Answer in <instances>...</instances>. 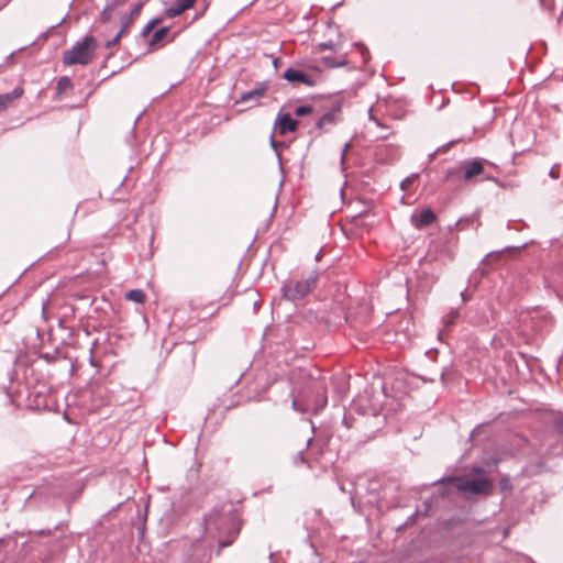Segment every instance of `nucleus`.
Returning <instances> with one entry per match:
<instances>
[{
	"mask_svg": "<svg viewBox=\"0 0 563 563\" xmlns=\"http://www.w3.org/2000/svg\"><path fill=\"white\" fill-rule=\"evenodd\" d=\"M205 528L218 538L219 551L230 545L240 532L236 516L231 506L214 507L203 517Z\"/></svg>",
	"mask_w": 563,
	"mask_h": 563,
	"instance_id": "obj_1",
	"label": "nucleus"
},
{
	"mask_svg": "<svg viewBox=\"0 0 563 563\" xmlns=\"http://www.w3.org/2000/svg\"><path fill=\"white\" fill-rule=\"evenodd\" d=\"M96 52V38L92 35L85 36L81 41L76 42L70 49L63 54L64 65H88Z\"/></svg>",
	"mask_w": 563,
	"mask_h": 563,
	"instance_id": "obj_2",
	"label": "nucleus"
},
{
	"mask_svg": "<svg viewBox=\"0 0 563 563\" xmlns=\"http://www.w3.org/2000/svg\"><path fill=\"white\" fill-rule=\"evenodd\" d=\"M319 276V272L313 269L301 280L284 283L282 286L283 297L291 301L305 298L312 289L316 288Z\"/></svg>",
	"mask_w": 563,
	"mask_h": 563,
	"instance_id": "obj_3",
	"label": "nucleus"
},
{
	"mask_svg": "<svg viewBox=\"0 0 563 563\" xmlns=\"http://www.w3.org/2000/svg\"><path fill=\"white\" fill-rule=\"evenodd\" d=\"M435 483H452L465 495H488L493 489L492 482L486 477L463 479L457 476L443 477Z\"/></svg>",
	"mask_w": 563,
	"mask_h": 563,
	"instance_id": "obj_4",
	"label": "nucleus"
},
{
	"mask_svg": "<svg viewBox=\"0 0 563 563\" xmlns=\"http://www.w3.org/2000/svg\"><path fill=\"white\" fill-rule=\"evenodd\" d=\"M484 161L482 158L466 159L460 166L451 167L445 170L444 178L471 180L475 176L483 174Z\"/></svg>",
	"mask_w": 563,
	"mask_h": 563,
	"instance_id": "obj_5",
	"label": "nucleus"
},
{
	"mask_svg": "<svg viewBox=\"0 0 563 563\" xmlns=\"http://www.w3.org/2000/svg\"><path fill=\"white\" fill-rule=\"evenodd\" d=\"M283 78L294 86L305 85L313 87L316 85V78L298 68L288 67L283 73Z\"/></svg>",
	"mask_w": 563,
	"mask_h": 563,
	"instance_id": "obj_6",
	"label": "nucleus"
},
{
	"mask_svg": "<svg viewBox=\"0 0 563 563\" xmlns=\"http://www.w3.org/2000/svg\"><path fill=\"white\" fill-rule=\"evenodd\" d=\"M268 89V81L263 80L255 84V87L249 91L241 93L235 103H243L252 101V107L260 104V99L263 98Z\"/></svg>",
	"mask_w": 563,
	"mask_h": 563,
	"instance_id": "obj_7",
	"label": "nucleus"
},
{
	"mask_svg": "<svg viewBox=\"0 0 563 563\" xmlns=\"http://www.w3.org/2000/svg\"><path fill=\"white\" fill-rule=\"evenodd\" d=\"M437 219L435 213L431 208H424L419 213H413L410 218L411 224L416 229H423L432 224Z\"/></svg>",
	"mask_w": 563,
	"mask_h": 563,
	"instance_id": "obj_8",
	"label": "nucleus"
},
{
	"mask_svg": "<svg viewBox=\"0 0 563 563\" xmlns=\"http://www.w3.org/2000/svg\"><path fill=\"white\" fill-rule=\"evenodd\" d=\"M340 108L332 109L323 113L314 123L313 128L309 131L310 134L316 131H328V126H333L338 122L336 113Z\"/></svg>",
	"mask_w": 563,
	"mask_h": 563,
	"instance_id": "obj_9",
	"label": "nucleus"
},
{
	"mask_svg": "<svg viewBox=\"0 0 563 563\" xmlns=\"http://www.w3.org/2000/svg\"><path fill=\"white\" fill-rule=\"evenodd\" d=\"M278 132L280 135H285L289 132H295L298 128L299 122L290 117L289 113L278 114Z\"/></svg>",
	"mask_w": 563,
	"mask_h": 563,
	"instance_id": "obj_10",
	"label": "nucleus"
},
{
	"mask_svg": "<svg viewBox=\"0 0 563 563\" xmlns=\"http://www.w3.org/2000/svg\"><path fill=\"white\" fill-rule=\"evenodd\" d=\"M196 0H175L172 5L165 9V15L168 18H176L187 9H190Z\"/></svg>",
	"mask_w": 563,
	"mask_h": 563,
	"instance_id": "obj_11",
	"label": "nucleus"
},
{
	"mask_svg": "<svg viewBox=\"0 0 563 563\" xmlns=\"http://www.w3.org/2000/svg\"><path fill=\"white\" fill-rule=\"evenodd\" d=\"M23 95L22 87L18 86L12 91L0 95V113L3 112L9 104L19 99Z\"/></svg>",
	"mask_w": 563,
	"mask_h": 563,
	"instance_id": "obj_12",
	"label": "nucleus"
},
{
	"mask_svg": "<svg viewBox=\"0 0 563 563\" xmlns=\"http://www.w3.org/2000/svg\"><path fill=\"white\" fill-rule=\"evenodd\" d=\"M459 318V311L456 309L451 310L442 318L443 330L439 332V338L442 339L443 332L448 331L452 325L455 324Z\"/></svg>",
	"mask_w": 563,
	"mask_h": 563,
	"instance_id": "obj_13",
	"label": "nucleus"
},
{
	"mask_svg": "<svg viewBox=\"0 0 563 563\" xmlns=\"http://www.w3.org/2000/svg\"><path fill=\"white\" fill-rule=\"evenodd\" d=\"M128 0H112V2L110 4H107L103 10L101 11L100 13V20L101 22L106 23L110 20V10L114 7V5H121L123 3H125Z\"/></svg>",
	"mask_w": 563,
	"mask_h": 563,
	"instance_id": "obj_14",
	"label": "nucleus"
},
{
	"mask_svg": "<svg viewBox=\"0 0 563 563\" xmlns=\"http://www.w3.org/2000/svg\"><path fill=\"white\" fill-rule=\"evenodd\" d=\"M169 30H170L169 26H163V27L158 29L157 31H155L148 42V45L154 46L157 43H159L168 34Z\"/></svg>",
	"mask_w": 563,
	"mask_h": 563,
	"instance_id": "obj_15",
	"label": "nucleus"
},
{
	"mask_svg": "<svg viewBox=\"0 0 563 563\" xmlns=\"http://www.w3.org/2000/svg\"><path fill=\"white\" fill-rule=\"evenodd\" d=\"M322 63L327 67L335 68V67H342V66L347 65V59H346V56H342V58L340 60H336L334 57H331V56H324L322 58Z\"/></svg>",
	"mask_w": 563,
	"mask_h": 563,
	"instance_id": "obj_16",
	"label": "nucleus"
},
{
	"mask_svg": "<svg viewBox=\"0 0 563 563\" xmlns=\"http://www.w3.org/2000/svg\"><path fill=\"white\" fill-rule=\"evenodd\" d=\"M126 299L134 301L136 303H143L146 299V296L142 289H131L126 292Z\"/></svg>",
	"mask_w": 563,
	"mask_h": 563,
	"instance_id": "obj_17",
	"label": "nucleus"
},
{
	"mask_svg": "<svg viewBox=\"0 0 563 563\" xmlns=\"http://www.w3.org/2000/svg\"><path fill=\"white\" fill-rule=\"evenodd\" d=\"M73 87V82L67 76H63L57 81V91L63 92Z\"/></svg>",
	"mask_w": 563,
	"mask_h": 563,
	"instance_id": "obj_18",
	"label": "nucleus"
},
{
	"mask_svg": "<svg viewBox=\"0 0 563 563\" xmlns=\"http://www.w3.org/2000/svg\"><path fill=\"white\" fill-rule=\"evenodd\" d=\"M162 21L161 18L152 19L142 30L141 35L147 36L150 32Z\"/></svg>",
	"mask_w": 563,
	"mask_h": 563,
	"instance_id": "obj_19",
	"label": "nucleus"
},
{
	"mask_svg": "<svg viewBox=\"0 0 563 563\" xmlns=\"http://www.w3.org/2000/svg\"><path fill=\"white\" fill-rule=\"evenodd\" d=\"M313 112V107L310 104H302L295 109V114L297 117L307 115Z\"/></svg>",
	"mask_w": 563,
	"mask_h": 563,
	"instance_id": "obj_20",
	"label": "nucleus"
},
{
	"mask_svg": "<svg viewBox=\"0 0 563 563\" xmlns=\"http://www.w3.org/2000/svg\"><path fill=\"white\" fill-rule=\"evenodd\" d=\"M553 428L559 434L563 435V412L553 419Z\"/></svg>",
	"mask_w": 563,
	"mask_h": 563,
	"instance_id": "obj_21",
	"label": "nucleus"
},
{
	"mask_svg": "<svg viewBox=\"0 0 563 563\" xmlns=\"http://www.w3.org/2000/svg\"><path fill=\"white\" fill-rule=\"evenodd\" d=\"M303 451L305 450H301L299 452H297L294 457H292V464L294 465H299V464H308L309 467L310 464L308 463V461L306 460L305 455H303Z\"/></svg>",
	"mask_w": 563,
	"mask_h": 563,
	"instance_id": "obj_22",
	"label": "nucleus"
},
{
	"mask_svg": "<svg viewBox=\"0 0 563 563\" xmlns=\"http://www.w3.org/2000/svg\"><path fill=\"white\" fill-rule=\"evenodd\" d=\"M318 48L320 51H335L336 49V44L333 43L332 41L322 42V43L318 44Z\"/></svg>",
	"mask_w": 563,
	"mask_h": 563,
	"instance_id": "obj_23",
	"label": "nucleus"
},
{
	"mask_svg": "<svg viewBox=\"0 0 563 563\" xmlns=\"http://www.w3.org/2000/svg\"><path fill=\"white\" fill-rule=\"evenodd\" d=\"M121 36H122V31H119L112 40H110L106 43V47L110 48L113 45H115L119 42V40L121 38Z\"/></svg>",
	"mask_w": 563,
	"mask_h": 563,
	"instance_id": "obj_24",
	"label": "nucleus"
},
{
	"mask_svg": "<svg viewBox=\"0 0 563 563\" xmlns=\"http://www.w3.org/2000/svg\"><path fill=\"white\" fill-rule=\"evenodd\" d=\"M342 421L347 429L353 427L354 419L351 416L344 415Z\"/></svg>",
	"mask_w": 563,
	"mask_h": 563,
	"instance_id": "obj_25",
	"label": "nucleus"
},
{
	"mask_svg": "<svg viewBox=\"0 0 563 563\" xmlns=\"http://www.w3.org/2000/svg\"><path fill=\"white\" fill-rule=\"evenodd\" d=\"M351 146V143H345L342 151H341V163L343 164L346 157V153L349 147Z\"/></svg>",
	"mask_w": 563,
	"mask_h": 563,
	"instance_id": "obj_26",
	"label": "nucleus"
},
{
	"mask_svg": "<svg viewBox=\"0 0 563 563\" xmlns=\"http://www.w3.org/2000/svg\"><path fill=\"white\" fill-rule=\"evenodd\" d=\"M142 5H143V4H142L141 2H140V3H135V4H133V5H132V9H131V13H130V14H131V16H132V15H136V14H139L140 10L142 9Z\"/></svg>",
	"mask_w": 563,
	"mask_h": 563,
	"instance_id": "obj_27",
	"label": "nucleus"
},
{
	"mask_svg": "<svg viewBox=\"0 0 563 563\" xmlns=\"http://www.w3.org/2000/svg\"><path fill=\"white\" fill-rule=\"evenodd\" d=\"M130 23H131V19L126 18L119 31H122V34H123L130 26Z\"/></svg>",
	"mask_w": 563,
	"mask_h": 563,
	"instance_id": "obj_28",
	"label": "nucleus"
},
{
	"mask_svg": "<svg viewBox=\"0 0 563 563\" xmlns=\"http://www.w3.org/2000/svg\"><path fill=\"white\" fill-rule=\"evenodd\" d=\"M279 145H280V144H277V143L275 142L274 137H273V136H271V146H272V148H273L274 151H276V152H277V150H278V146H279Z\"/></svg>",
	"mask_w": 563,
	"mask_h": 563,
	"instance_id": "obj_29",
	"label": "nucleus"
},
{
	"mask_svg": "<svg viewBox=\"0 0 563 563\" xmlns=\"http://www.w3.org/2000/svg\"><path fill=\"white\" fill-rule=\"evenodd\" d=\"M410 181H411V178H410V177H408V178L404 179V180L401 181V184H400V188H401L402 190H405V189H406L407 184H409Z\"/></svg>",
	"mask_w": 563,
	"mask_h": 563,
	"instance_id": "obj_30",
	"label": "nucleus"
},
{
	"mask_svg": "<svg viewBox=\"0 0 563 563\" xmlns=\"http://www.w3.org/2000/svg\"><path fill=\"white\" fill-rule=\"evenodd\" d=\"M327 396H323V399H322V402L321 405L316 409V412H318L319 410H321L325 405H327Z\"/></svg>",
	"mask_w": 563,
	"mask_h": 563,
	"instance_id": "obj_31",
	"label": "nucleus"
},
{
	"mask_svg": "<svg viewBox=\"0 0 563 563\" xmlns=\"http://www.w3.org/2000/svg\"><path fill=\"white\" fill-rule=\"evenodd\" d=\"M291 407H292L295 410H297V411H303V409H302V408H299V407H298V402H297V400H296V399H294V400H292V402H291Z\"/></svg>",
	"mask_w": 563,
	"mask_h": 563,
	"instance_id": "obj_32",
	"label": "nucleus"
},
{
	"mask_svg": "<svg viewBox=\"0 0 563 563\" xmlns=\"http://www.w3.org/2000/svg\"><path fill=\"white\" fill-rule=\"evenodd\" d=\"M483 472H484V470L479 466H475L472 468L473 474H482Z\"/></svg>",
	"mask_w": 563,
	"mask_h": 563,
	"instance_id": "obj_33",
	"label": "nucleus"
},
{
	"mask_svg": "<svg viewBox=\"0 0 563 563\" xmlns=\"http://www.w3.org/2000/svg\"><path fill=\"white\" fill-rule=\"evenodd\" d=\"M549 176L556 179L559 178V175L554 172V167H552L549 172Z\"/></svg>",
	"mask_w": 563,
	"mask_h": 563,
	"instance_id": "obj_34",
	"label": "nucleus"
},
{
	"mask_svg": "<svg viewBox=\"0 0 563 563\" xmlns=\"http://www.w3.org/2000/svg\"><path fill=\"white\" fill-rule=\"evenodd\" d=\"M371 119L373 120V118H372V117H371ZM374 122H375L378 126H380L382 129H384V130H388V128H387V126H385L384 124H382L377 119H374Z\"/></svg>",
	"mask_w": 563,
	"mask_h": 563,
	"instance_id": "obj_35",
	"label": "nucleus"
},
{
	"mask_svg": "<svg viewBox=\"0 0 563 563\" xmlns=\"http://www.w3.org/2000/svg\"><path fill=\"white\" fill-rule=\"evenodd\" d=\"M312 440H313L312 435L307 439V441H306V449H308L310 446Z\"/></svg>",
	"mask_w": 563,
	"mask_h": 563,
	"instance_id": "obj_36",
	"label": "nucleus"
},
{
	"mask_svg": "<svg viewBox=\"0 0 563 563\" xmlns=\"http://www.w3.org/2000/svg\"><path fill=\"white\" fill-rule=\"evenodd\" d=\"M461 297L464 302L468 300V297L466 296L465 291H461Z\"/></svg>",
	"mask_w": 563,
	"mask_h": 563,
	"instance_id": "obj_37",
	"label": "nucleus"
},
{
	"mask_svg": "<svg viewBox=\"0 0 563 563\" xmlns=\"http://www.w3.org/2000/svg\"><path fill=\"white\" fill-rule=\"evenodd\" d=\"M278 62H279V59H278V58H275V59L273 60V64H274V67H275V68H277V64H278Z\"/></svg>",
	"mask_w": 563,
	"mask_h": 563,
	"instance_id": "obj_38",
	"label": "nucleus"
},
{
	"mask_svg": "<svg viewBox=\"0 0 563 563\" xmlns=\"http://www.w3.org/2000/svg\"><path fill=\"white\" fill-rule=\"evenodd\" d=\"M444 376H445V373L444 371L441 373L440 377H441V380L444 382Z\"/></svg>",
	"mask_w": 563,
	"mask_h": 563,
	"instance_id": "obj_39",
	"label": "nucleus"
},
{
	"mask_svg": "<svg viewBox=\"0 0 563 563\" xmlns=\"http://www.w3.org/2000/svg\"><path fill=\"white\" fill-rule=\"evenodd\" d=\"M379 136H380L382 139H386V137L388 136V134H387V133H383V134H380Z\"/></svg>",
	"mask_w": 563,
	"mask_h": 563,
	"instance_id": "obj_40",
	"label": "nucleus"
}]
</instances>
